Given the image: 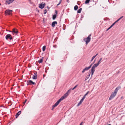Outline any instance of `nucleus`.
<instances>
[{
    "mask_svg": "<svg viewBox=\"0 0 125 125\" xmlns=\"http://www.w3.org/2000/svg\"><path fill=\"white\" fill-rule=\"evenodd\" d=\"M46 49V46H43L42 48V51H45Z\"/></svg>",
    "mask_w": 125,
    "mask_h": 125,
    "instance_id": "26",
    "label": "nucleus"
},
{
    "mask_svg": "<svg viewBox=\"0 0 125 125\" xmlns=\"http://www.w3.org/2000/svg\"><path fill=\"white\" fill-rule=\"evenodd\" d=\"M55 13H56V14H57V10H55Z\"/></svg>",
    "mask_w": 125,
    "mask_h": 125,
    "instance_id": "37",
    "label": "nucleus"
},
{
    "mask_svg": "<svg viewBox=\"0 0 125 125\" xmlns=\"http://www.w3.org/2000/svg\"><path fill=\"white\" fill-rule=\"evenodd\" d=\"M16 70L17 71V72H18V71H19V70H18V69H16Z\"/></svg>",
    "mask_w": 125,
    "mask_h": 125,
    "instance_id": "44",
    "label": "nucleus"
},
{
    "mask_svg": "<svg viewBox=\"0 0 125 125\" xmlns=\"http://www.w3.org/2000/svg\"><path fill=\"white\" fill-rule=\"evenodd\" d=\"M46 13H47V10H46V9H45L44 10V14H45Z\"/></svg>",
    "mask_w": 125,
    "mask_h": 125,
    "instance_id": "30",
    "label": "nucleus"
},
{
    "mask_svg": "<svg viewBox=\"0 0 125 125\" xmlns=\"http://www.w3.org/2000/svg\"><path fill=\"white\" fill-rule=\"evenodd\" d=\"M98 53H97L95 55L93 56L91 59V62H92L95 57L97 55Z\"/></svg>",
    "mask_w": 125,
    "mask_h": 125,
    "instance_id": "18",
    "label": "nucleus"
},
{
    "mask_svg": "<svg viewBox=\"0 0 125 125\" xmlns=\"http://www.w3.org/2000/svg\"><path fill=\"white\" fill-rule=\"evenodd\" d=\"M30 83H31L33 84H34L35 83L32 82L31 80H30L27 82V84L28 85L30 84Z\"/></svg>",
    "mask_w": 125,
    "mask_h": 125,
    "instance_id": "10",
    "label": "nucleus"
},
{
    "mask_svg": "<svg viewBox=\"0 0 125 125\" xmlns=\"http://www.w3.org/2000/svg\"><path fill=\"white\" fill-rule=\"evenodd\" d=\"M115 24V22H114V23L112 24V25H114Z\"/></svg>",
    "mask_w": 125,
    "mask_h": 125,
    "instance_id": "42",
    "label": "nucleus"
},
{
    "mask_svg": "<svg viewBox=\"0 0 125 125\" xmlns=\"http://www.w3.org/2000/svg\"><path fill=\"white\" fill-rule=\"evenodd\" d=\"M90 0H86L85 2V4H87L90 2Z\"/></svg>",
    "mask_w": 125,
    "mask_h": 125,
    "instance_id": "25",
    "label": "nucleus"
},
{
    "mask_svg": "<svg viewBox=\"0 0 125 125\" xmlns=\"http://www.w3.org/2000/svg\"><path fill=\"white\" fill-rule=\"evenodd\" d=\"M43 22H44V20H43Z\"/></svg>",
    "mask_w": 125,
    "mask_h": 125,
    "instance_id": "48",
    "label": "nucleus"
},
{
    "mask_svg": "<svg viewBox=\"0 0 125 125\" xmlns=\"http://www.w3.org/2000/svg\"><path fill=\"white\" fill-rule=\"evenodd\" d=\"M83 123V122H82L79 125H82V124Z\"/></svg>",
    "mask_w": 125,
    "mask_h": 125,
    "instance_id": "41",
    "label": "nucleus"
},
{
    "mask_svg": "<svg viewBox=\"0 0 125 125\" xmlns=\"http://www.w3.org/2000/svg\"><path fill=\"white\" fill-rule=\"evenodd\" d=\"M45 6V3L43 2H42L39 4V7L40 8L42 9L44 8Z\"/></svg>",
    "mask_w": 125,
    "mask_h": 125,
    "instance_id": "6",
    "label": "nucleus"
},
{
    "mask_svg": "<svg viewBox=\"0 0 125 125\" xmlns=\"http://www.w3.org/2000/svg\"><path fill=\"white\" fill-rule=\"evenodd\" d=\"M47 8H49V7L48 6L47 7Z\"/></svg>",
    "mask_w": 125,
    "mask_h": 125,
    "instance_id": "47",
    "label": "nucleus"
},
{
    "mask_svg": "<svg viewBox=\"0 0 125 125\" xmlns=\"http://www.w3.org/2000/svg\"><path fill=\"white\" fill-rule=\"evenodd\" d=\"M84 41L86 42V44L87 45L88 43L90 41V40H83Z\"/></svg>",
    "mask_w": 125,
    "mask_h": 125,
    "instance_id": "17",
    "label": "nucleus"
},
{
    "mask_svg": "<svg viewBox=\"0 0 125 125\" xmlns=\"http://www.w3.org/2000/svg\"><path fill=\"white\" fill-rule=\"evenodd\" d=\"M56 16H57V15H56V14L52 16V18L53 20H54L56 18Z\"/></svg>",
    "mask_w": 125,
    "mask_h": 125,
    "instance_id": "19",
    "label": "nucleus"
},
{
    "mask_svg": "<svg viewBox=\"0 0 125 125\" xmlns=\"http://www.w3.org/2000/svg\"><path fill=\"white\" fill-rule=\"evenodd\" d=\"M21 111H20L18 112L16 114L15 116L16 118H17L18 117V116L21 114Z\"/></svg>",
    "mask_w": 125,
    "mask_h": 125,
    "instance_id": "15",
    "label": "nucleus"
},
{
    "mask_svg": "<svg viewBox=\"0 0 125 125\" xmlns=\"http://www.w3.org/2000/svg\"><path fill=\"white\" fill-rule=\"evenodd\" d=\"M55 24H57V22L56 21H54L53 22L52 24V26L53 27H54L55 26Z\"/></svg>",
    "mask_w": 125,
    "mask_h": 125,
    "instance_id": "14",
    "label": "nucleus"
},
{
    "mask_svg": "<svg viewBox=\"0 0 125 125\" xmlns=\"http://www.w3.org/2000/svg\"><path fill=\"white\" fill-rule=\"evenodd\" d=\"M22 37H19V38H19V39H21V38H22Z\"/></svg>",
    "mask_w": 125,
    "mask_h": 125,
    "instance_id": "43",
    "label": "nucleus"
},
{
    "mask_svg": "<svg viewBox=\"0 0 125 125\" xmlns=\"http://www.w3.org/2000/svg\"><path fill=\"white\" fill-rule=\"evenodd\" d=\"M113 26V25L112 24L109 27V28H111Z\"/></svg>",
    "mask_w": 125,
    "mask_h": 125,
    "instance_id": "34",
    "label": "nucleus"
},
{
    "mask_svg": "<svg viewBox=\"0 0 125 125\" xmlns=\"http://www.w3.org/2000/svg\"><path fill=\"white\" fill-rule=\"evenodd\" d=\"M37 12H39V10H37Z\"/></svg>",
    "mask_w": 125,
    "mask_h": 125,
    "instance_id": "45",
    "label": "nucleus"
},
{
    "mask_svg": "<svg viewBox=\"0 0 125 125\" xmlns=\"http://www.w3.org/2000/svg\"><path fill=\"white\" fill-rule=\"evenodd\" d=\"M13 35H16L18 33V30L15 28H14L12 29V31H11Z\"/></svg>",
    "mask_w": 125,
    "mask_h": 125,
    "instance_id": "3",
    "label": "nucleus"
},
{
    "mask_svg": "<svg viewBox=\"0 0 125 125\" xmlns=\"http://www.w3.org/2000/svg\"><path fill=\"white\" fill-rule=\"evenodd\" d=\"M92 65L93 64H92L89 67H85L83 70L82 71V73H84L85 71L89 70L90 68H91Z\"/></svg>",
    "mask_w": 125,
    "mask_h": 125,
    "instance_id": "9",
    "label": "nucleus"
},
{
    "mask_svg": "<svg viewBox=\"0 0 125 125\" xmlns=\"http://www.w3.org/2000/svg\"><path fill=\"white\" fill-rule=\"evenodd\" d=\"M77 86H78L77 85H76L75 86V87L73 88L72 89V90H74L75 88H76L77 87Z\"/></svg>",
    "mask_w": 125,
    "mask_h": 125,
    "instance_id": "28",
    "label": "nucleus"
},
{
    "mask_svg": "<svg viewBox=\"0 0 125 125\" xmlns=\"http://www.w3.org/2000/svg\"><path fill=\"white\" fill-rule=\"evenodd\" d=\"M91 34H90L87 38H84V39H91L90 36Z\"/></svg>",
    "mask_w": 125,
    "mask_h": 125,
    "instance_id": "24",
    "label": "nucleus"
},
{
    "mask_svg": "<svg viewBox=\"0 0 125 125\" xmlns=\"http://www.w3.org/2000/svg\"><path fill=\"white\" fill-rule=\"evenodd\" d=\"M67 2L68 3H69V0H67Z\"/></svg>",
    "mask_w": 125,
    "mask_h": 125,
    "instance_id": "46",
    "label": "nucleus"
},
{
    "mask_svg": "<svg viewBox=\"0 0 125 125\" xmlns=\"http://www.w3.org/2000/svg\"><path fill=\"white\" fill-rule=\"evenodd\" d=\"M99 64L97 63L94 64L92 67L91 68V76L93 74L94 72L95 71V68L97 67Z\"/></svg>",
    "mask_w": 125,
    "mask_h": 125,
    "instance_id": "2",
    "label": "nucleus"
},
{
    "mask_svg": "<svg viewBox=\"0 0 125 125\" xmlns=\"http://www.w3.org/2000/svg\"><path fill=\"white\" fill-rule=\"evenodd\" d=\"M119 89V88L118 87H116L115 90L111 94L109 98V100H111L116 95Z\"/></svg>",
    "mask_w": 125,
    "mask_h": 125,
    "instance_id": "1",
    "label": "nucleus"
},
{
    "mask_svg": "<svg viewBox=\"0 0 125 125\" xmlns=\"http://www.w3.org/2000/svg\"><path fill=\"white\" fill-rule=\"evenodd\" d=\"M43 58L42 57V59H40L38 61V62L39 63H42V62L43 59Z\"/></svg>",
    "mask_w": 125,
    "mask_h": 125,
    "instance_id": "22",
    "label": "nucleus"
},
{
    "mask_svg": "<svg viewBox=\"0 0 125 125\" xmlns=\"http://www.w3.org/2000/svg\"><path fill=\"white\" fill-rule=\"evenodd\" d=\"M113 26V25L112 24L109 27V28H111Z\"/></svg>",
    "mask_w": 125,
    "mask_h": 125,
    "instance_id": "33",
    "label": "nucleus"
},
{
    "mask_svg": "<svg viewBox=\"0 0 125 125\" xmlns=\"http://www.w3.org/2000/svg\"><path fill=\"white\" fill-rule=\"evenodd\" d=\"M14 0H6V1L7 3L10 4Z\"/></svg>",
    "mask_w": 125,
    "mask_h": 125,
    "instance_id": "13",
    "label": "nucleus"
},
{
    "mask_svg": "<svg viewBox=\"0 0 125 125\" xmlns=\"http://www.w3.org/2000/svg\"><path fill=\"white\" fill-rule=\"evenodd\" d=\"M110 29V28L109 27L106 30V31H108V30H109Z\"/></svg>",
    "mask_w": 125,
    "mask_h": 125,
    "instance_id": "40",
    "label": "nucleus"
},
{
    "mask_svg": "<svg viewBox=\"0 0 125 125\" xmlns=\"http://www.w3.org/2000/svg\"><path fill=\"white\" fill-rule=\"evenodd\" d=\"M119 21L117 20V21H115V23H116L118 21Z\"/></svg>",
    "mask_w": 125,
    "mask_h": 125,
    "instance_id": "38",
    "label": "nucleus"
},
{
    "mask_svg": "<svg viewBox=\"0 0 125 125\" xmlns=\"http://www.w3.org/2000/svg\"><path fill=\"white\" fill-rule=\"evenodd\" d=\"M123 16H122V17H121L120 18H119L118 19V20L119 21L122 18H123Z\"/></svg>",
    "mask_w": 125,
    "mask_h": 125,
    "instance_id": "31",
    "label": "nucleus"
},
{
    "mask_svg": "<svg viewBox=\"0 0 125 125\" xmlns=\"http://www.w3.org/2000/svg\"><path fill=\"white\" fill-rule=\"evenodd\" d=\"M68 95L69 94H68V93H66L64 94L63 96L61 97L60 99L61 100V101H62L64 99L66 98L68 96Z\"/></svg>",
    "mask_w": 125,
    "mask_h": 125,
    "instance_id": "7",
    "label": "nucleus"
},
{
    "mask_svg": "<svg viewBox=\"0 0 125 125\" xmlns=\"http://www.w3.org/2000/svg\"><path fill=\"white\" fill-rule=\"evenodd\" d=\"M113 26V25L112 24L109 27V28H111Z\"/></svg>",
    "mask_w": 125,
    "mask_h": 125,
    "instance_id": "35",
    "label": "nucleus"
},
{
    "mask_svg": "<svg viewBox=\"0 0 125 125\" xmlns=\"http://www.w3.org/2000/svg\"><path fill=\"white\" fill-rule=\"evenodd\" d=\"M84 100V99L82 98L80 100V102L77 105V106H79L82 103Z\"/></svg>",
    "mask_w": 125,
    "mask_h": 125,
    "instance_id": "12",
    "label": "nucleus"
},
{
    "mask_svg": "<svg viewBox=\"0 0 125 125\" xmlns=\"http://www.w3.org/2000/svg\"><path fill=\"white\" fill-rule=\"evenodd\" d=\"M113 26V25L112 24L109 27V28H111Z\"/></svg>",
    "mask_w": 125,
    "mask_h": 125,
    "instance_id": "36",
    "label": "nucleus"
},
{
    "mask_svg": "<svg viewBox=\"0 0 125 125\" xmlns=\"http://www.w3.org/2000/svg\"><path fill=\"white\" fill-rule=\"evenodd\" d=\"M89 93V92H88L83 96V97L82 98L83 99H84L85 98V96H86Z\"/></svg>",
    "mask_w": 125,
    "mask_h": 125,
    "instance_id": "23",
    "label": "nucleus"
},
{
    "mask_svg": "<svg viewBox=\"0 0 125 125\" xmlns=\"http://www.w3.org/2000/svg\"><path fill=\"white\" fill-rule=\"evenodd\" d=\"M26 101H27V100H25V102L23 103V104H25L26 103Z\"/></svg>",
    "mask_w": 125,
    "mask_h": 125,
    "instance_id": "39",
    "label": "nucleus"
},
{
    "mask_svg": "<svg viewBox=\"0 0 125 125\" xmlns=\"http://www.w3.org/2000/svg\"><path fill=\"white\" fill-rule=\"evenodd\" d=\"M62 0H60L59 3L57 5V6H58L61 3V2L62 1Z\"/></svg>",
    "mask_w": 125,
    "mask_h": 125,
    "instance_id": "29",
    "label": "nucleus"
},
{
    "mask_svg": "<svg viewBox=\"0 0 125 125\" xmlns=\"http://www.w3.org/2000/svg\"><path fill=\"white\" fill-rule=\"evenodd\" d=\"M70 91H71V89H70L69 90L67 91V92L66 93H68V94H69V93H70Z\"/></svg>",
    "mask_w": 125,
    "mask_h": 125,
    "instance_id": "32",
    "label": "nucleus"
},
{
    "mask_svg": "<svg viewBox=\"0 0 125 125\" xmlns=\"http://www.w3.org/2000/svg\"><path fill=\"white\" fill-rule=\"evenodd\" d=\"M61 101L60 99H59L56 103L52 106V109H53L55 107L57 106Z\"/></svg>",
    "mask_w": 125,
    "mask_h": 125,
    "instance_id": "5",
    "label": "nucleus"
},
{
    "mask_svg": "<svg viewBox=\"0 0 125 125\" xmlns=\"http://www.w3.org/2000/svg\"><path fill=\"white\" fill-rule=\"evenodd\" d=\"M102 59V58H101L99 60V61L98 62V63L99 64L100 63L101 61V60Z\"/></svg>",
    "mask_w": 125,
    "mask_h": 125,
    "instance_id": "27",
    "label": "nucleus"
},
{
    "mask_svg": "<svg viewBox=\"0 0 125 125\" xmlns=\"http://www.w3.org/2000/svg\"><path fill=\"white\" fill-rule=\"evenodd\" d=\"M12 10H7L5 11V15L7 14L10 15L12 12Z\"/></svg>",
    "mask_w": 125,
    "mask_h": 125,
    "instance_id": "4",
    "label": "nucleus"
},
{
    "mask_svg": "<svg viewBox=\"0 0 125 125\" xmlns=\"http://www.w3.org/2000/svg\"><path fill=\"white\" fill-rule=\"evenodd\" d=\"M82 10V8H80L77 11V12L78 13H81V12Z\"/></svg>",
    "mask_w": 125,
    "mask_h": 125,
    "instance_id": "20",
    "label": "nucleus"
},
{
    "mask_svg": "<svg viewBox=\"0 0 125 125\" xmlns=\"http://www.w3.org/2000/svg\"><path fill=\"white\" fill-rule=\"evenodd\" d=\"M94 0H93V1H94Z\"/></svg>",
    "mask_w": 125,
    "mask_h": 125,
    "instance_id": "50",
    "label": "nucleus"
},
{
    "mask_svg": "<svg viewBox=\"0 0 125 125\" xmlns=\"http://www.w3.org/2000/svg\"><path fill=\"white\" fill-rule=\"evenodd\" d=\"M89 74L86 77L85 79V80H86L87 79H88L90 76V74H91V72H89L88 73Z\"/></svg>",
    "mask_w": 125,
    "mask_h": 125,
    "instance_id": "16",
    "label": "nucleus"
},
{
    "mask_svg": "<svg viewBox=\"0 0 125 125\" xmlns=\"http://www.w3.org/2000/svg\"><path fill=\"white\" fill-rule=\"evenodd\" d=\"M78 8V7L77 5H75L74 7V9L75 10H76Z\"/></svg>",
    "mask_w": 125,
    "mask_h": 125,
    "instance_id": "21",
    "label": "nucleus"
},
{
    "mask_svg": "<svg viewBox=\"0 0 125 125\" xmlns=\"http://www.w3.org/2000/svg\"><path fill=\"white\" fill-rule=\"evenodd\" d=\"M94 62H95V61H94ZM94 62H93V63H94Z\"/></svg>",
    "mask_w": 125,
    "mask_h": 125,
    "instance_id": "49",
    "label": "nucleus"
},
{
    "mask_svg": "<svg viewBox=\"0 0 125 125\" xmlns=\"http://www.w3.org/2000/svg\"><path fill=\"white\" fill-rule=\"evenodd\" d=\"M34 75H33V77H32V79H36L37 78V72H36L35 73H34Z\"/></svg>",
    "mask_w": 125,
    "mask_h": 125,
    "instance_id": "11",
    "label": "nucleus"
},
{
    "mask_svg": "<svg viewBox=\"0 0 125 125\" xmlns=\"http://www.w3.org/2000/svg\"><path fill=\"white\" fill-rule=\"evenodd\" d=\"M6 39H12L13 38L12 37L11 35L10 34H7L5 37Z\"/></svg>",
    "mask_w": 125,
    "mask_h": 125,
    "instance_id": "8",
    "label": "nucleus"
}]
</instances>
